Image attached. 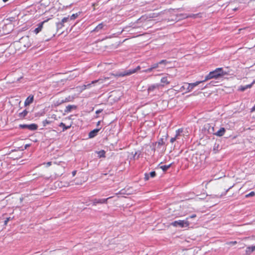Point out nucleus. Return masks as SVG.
<instances>
[{
    "label": "nucleus",
    "instance_id": "14",
    "mask_svg": "<svg viewBox=\"0 0 255 255\" xmlns=\"http://www.w3.org/2000/svg\"><path fill=\"white\" fill-rule=\"evenodd\" d=\"M28 114V111L26 110H23L22 112L18 114V118L20 119H24Z\"/></svg>",
    "mask_w": 255,
    "mask_h": 255
},
{
    "label": "nucleus",
    "instance_id": "29",
    "mask_svg": "<svg viewBox=\"0 0 255 255\" xmlns=\"http://www.w3.org/2000/svg\"><path fill=\"white\" fill-rule=\"evenodd\" d=\"M99 156L101 157H105V151L104 150H101L99 152Z\"/></svg>",
    "mask_w": 255,
    "mask_h": 255
},
{
    "label": "nucleus",
    "instance_id": "4",
    "mask_svg": "<svg viewBox=\"0 0 255 255\" xmlns=\"http://www.w3.org/2000/svg\"><path fill=\"white\" fill-rule=\"evenodd\" d=\"M188 218H186L185 220H178L175 221L171 223V225L173 227H180L181 228L188 227L189 226V223L188 221Z\"/></svg>",
    "mask_w": 255,
    "mask_h": 255
},
{
    "label": "nucleus",
    "instance_id": "17",
    "mask_svg": "<svg viewBox=\"0 0 255 255\" xmlns=\"http://www.w3.org/2000/svg\"><path fill=\"white\" fill-rule=\"evenodd\" d=\"M255 251V245L254 246L248 247L246 249V253L247 254H250L252 252Z\"/></svg>",
    "mask_w": 255,
    "mask_h": 255
},
{
    "label": "nucleus",
    "instance_id": "41",
    "mask_svg": "<svg viewBox=\"0 0 255 255\" xmlns=\"http://www.w3.org/2000/svg\"><path fill=\"white\" fill-rule=\"evenodd\" d=\"M87 88V86H86V85H84L82 86V90H85Z\"/></svg>",
    "mask_w": 255,
    "mask_h": 255
},
{
    "label": "nucleus",
    "instance_id": "19",
    "mask_svg": "<svg viewBox=\"0 0 255 255\" xmlns=\"http://www.w3.org/2000/svg\"><path fill=\"white\" fill-rule=\"evenodd\" d=\"M108 79H109L108 77H105L104 79H99L98 80L93 81L92 82L91 84H95V83H98V82H99L100 83H102L104 81H105L106 80H107Z\"/></svg>",
    "mask_w": 255,
    "mask_h": 255
},
{
    "label": "nucleus",
    "instance_id": "42",
    "mask_svg": "<svg viewBox=\"0 0 255 255\" xmlns=\"http://www.w3.org/2000/svg\"><path fill=\"white\" fill-rule=\"evenodd\" d=\"M196 217V215L195 214H193L191 216H190V218H195Z\"/></svg>",
    "mask_w": 255,
    "mask_h": 255
},
{
    "label": "nucleus",
    "instance_id": "37",
    "mask_svg": "<svg viewBox=\"0 0 255 255\" xmlns=\"http://www.w3.org/2000/svg\"><path fill=\"white\" fill-rule=\"evenodd\" d=\"M177 139V138L176 137H172L170 139V142L172 143H173Z\"/></svg>",
    "mask_w": 255,
    "mask_h": 255
},
{
    "label": "nucleus",
    "instance_id": "26",
    "mask_svg": "<svg viewBox=\"0 0 255 255\" xmlns=\"http://www.w3.org/2000/svg\"><path fill=\"white\" fill-rule=\"evenodd\" d=\"M78 13H74V14H73L70 17H69V19H71V20H74L78 16Z\"/></svg>",
    "mask_w": 255,
    "mask_h": 255
},
{
    "label": "nucleus",
    "instance_id": "28",
    "mask_svg": "<svg viewBox=\"0 0 255 255\" xmlns=\"http://www.w3.org/2000/svg\"><path fill=\"white\" fill-rule=\"evenodd\" d=\"M153 69L152 68V67L151 66V67L146 70H144V71H143V72H145V73H148V72H151L153 71Z\"/></svg>",
    "mask_w": 255,
    "mask_h": 255
},
{
    "label": "nucleus",
    "instance_id": "10",
    "mask_svg": "<svg viewBox=\"0 0 255 255\" xmlns=\"http://www.w3.org/2000/svg\"><path fill=\"white\" fill-rule=\"evenodd\" d=\"M34 100V96L33 95H30L24 101V106H27L33 103Z\"/></svg>",
    "mask_w": 255,
    "mask_h": 255
},
{
    "label": "nucleus",
    "instance_id": "24",
    "mask_svg": "<svg viewBox=\"0 0 255 255\" xmlns=\"http://www.w3.org/2000/svg\"><path fill=\"white\" fill-rule=\"evenodd\" d=\"M51 123V121L46 119L42 122V125H43V126L45 127L47 125H49Z\"/></svg>",
    "mask_w": 255,
    "mask_h": 255
},
{
    "label": "nucleus",
    "instance_id": "36",
    "mask_svg": "<svg viewBox=\"0 0 255 255\" xmlns=\"http://www.w3.org/2000/svg\"><path fill=\"white\" fill-rule=\"evenodd\" d=\"M10 220V217H8L6 219V220L4 221V225L5 226H6L7 224V223Z\"/></svg>",
    "mask_w": 255,
    "mask_h": 255
},
{
    "label": "nucleus",
    "instance_id": "16",
    "mask_svg": "<svg viewBox=\"0 0 255 255\" xmlns=\"http://www.w3.org/2000/svg\"><path fill=\"white\" fill-rule=\"evenodd\" d=\"M99 129H95L92 130L91 131H90L89 132V136L90 138L94 137V136H95L96 135V134H97V132L99 131Z\"/></svg>",
    "mask_w": 255,
    "mask_h": 255
},
{
    "label": "nucleus",
    "instance_id": "2",
    "mask_svg": "<svg viewBox=\"0 0 255 255\" xmlns=\"http://www.w3.org/2000/svg\"><path fill=\"white\" fill-rule=\"evenodd\" d=\"M203 81H197L193 83H184V85L180 88V92H184L185 93H188L191 92L196 86H198Z\"/></svg>",
    "mask_w": 255,
    "mask_h": 255
},
{
    "label": "nucleus",
    "instance_id": "40",
    "mask_svg": "<svg viewBox=\"0 0 255 255\" xmlns=\"http://www.w3.org/2000/svg\"><path fill=\"white\" fill-rule=\"evenodd\" d=\"M76 173H77V171L76 170L73 171L72 172V176H75V175L76 174Z\"/></svg>",
    "mask_w": 255,
    "mask_h": 255
},
{
    "label": "nucleus",
    "instance_id": "34",
    "mask_svg": "<svg viewBox=\"0 0 255 255\" xmlns=\"http://www.w3.org/2000/svg\"><path fill=\"white\" fill-rule=\"evenodd\" d=\"M149 177L150 176H149V174H148L147 173H145L144 174V180H145V181L148 180L149 179Z\"/></svg>",
    "mask_w": 255,
    "mask_h": 255
},
{
    "label": "nucleus",
    "instance_id": "27",
    "mask_svg": "<svg viewBox=\"0 0 255 255\" xmlns=\"http://www.w3.org/2000/svg\"><path fill=\"white\" fill-rule=\"evenodd\" d=\"M25 41H29V37L28 36L23 37L20 39L21 43H23Z\"/></svg>",
    "mask_w": 255,
    "mask_h": 255
},
{
    "label": "nucleus",
    "instance_id": "23",
    "mask_svg": "<svg viewBox=\"0 0 255 255\" xmlns=\"http://www.w3.org/2000/svg\"><path fill=\"white\" fill-rule=\"evenodd\" d=\"M183 132V129L182 128H179L177 130H176V135L175 137H176L177 138H178V136L180 135V133Z\"/></svg>",
    "mask_w": 255,
    "mask_h": 255
},
{
    "label": "nucleus",
    "instance_id": "15",
    "mask_svg": "<svg viewBox=\"0 0 255 255\" xmlns=\"http://www.w3.org/2000/svg\"><path fill=\"white\" fill-rule=\"evenodd\" d=\"M226 130L224 128H221L220 129L215 133V134L219 136H223L225 133Z\"/></svg>",
    "mask_w": 255,
    "mask_h": 255
},
{
    "label": "nucleus",
    "instance_id": "7",
    "mask_svg": "<svg viewBox=\"0 0 255 255\" xmlns=\"http://www.w3.org/2000/svg\"><path fill=\"white\" fill-rule=\"evenodd\" d=\"M50 19V18H48L46 20H45L44 21H43L42 22L39 23L38 25H37V27H36L33 31L34 33L35 34H38L39 32H40L42 28H43V25L46 23L47 22H48V21Z\"/></svg>",
    "mask_w": 255,
    "mask_h": 255
},
{
    "label": "nucleus",
    "instance_id": "22",
    "mask_svg": "<svg viewBox=\"0 0 255 255\" xmlns=\"http://www.w3.org/2000/svg\"><path fill=\"white\" fill-rule=\"evenodd\" d=\"M171 166V164H169V165H162L160 166V168L163 171H166V170H167Z\"/></svg>",
    "mask_w": 255,
    "mask_h": 255
},
{
    "label": "nucleus",
    "instance_id": "20",
    "mask_svg": "<svg viewBox=\"0 0 255 255\" xmlns=\"http://www.w3.org/2000/svg\"><path fill=\"white\" fill-rule=\"evenodd\" d=\"M76 108V106L75 105H68L66 107L65 111L66 112H70L72 109H75Z\"/></svg>",
    "mask_w": 255,
    "mask_h": 255
},
{
    "label": "nucleus",
    "instance_id": "8",
    "mask_svg": "<svg viewBox=\"0 0 255 255\" xmlns=\"http://www.w3.org/2000/svg\"><path fill=\"white\" fill-rule=\"evenodd\" d=\"M20 127L22 128H28L31 130H35L37 129L38 126L35 124L30 125H20Z\"/></svg>",
    "mask_w": 255,
    "mask_h": 255
},
{
    "label": "nucleus",
    "instance_id": "9",
    "mask_svg": "<svg viewBox=\"0 0 255 255\" xmlns=\"http://www.w3.org/2000/svg\"><path fill=\"white\" fill-rule=\"evenodd\" d=\"M160 83L161 84H159L160 85V88H163L169 85L170 83V82L169 80H168L167 76H164L161 78Z\"/></svg>",
    "mask_w": 255,
    "mask_h": 255
},
{
    "label": "nucleus",
    "instance_id": "33",
    "mask_svg": "<svg viewBox=\"0 0 255 255\" xmlns=\"http://www.w3.org/2000/svg\"><path fill=\"white\" fill-rule=\"evenodd\" d=\"M255 192L254 191H252L251 192H250L248 194H247L246 195V197H249L254 196H255Z\"/></svg>",
    "mask_w": 255,
    "mask_h": 255
},
{
    "label": "nucleus",
    "instance_id": "32",
    "mask_svg": "<svg viewBox=\"0 0 255 255\" xmlns=\"http://www.w3.org/2000/svg\"><path fill=\"white\" fill-rule=\"evenodd\" d=\"M156 173L155 171H151L149 173V176L151 178H153L156 176Z\"/></svg>",
    "mask_w": 255,
    "mask_h": 255
},
{
    "label": "nucleus",
    "instance_id": "25",
    "mask_svg": "<svg viewBox=\"0 0 255 255\" xmlns=\"http://www.w3.org/2000/svg\"><path fill=\"white\" fill-rule=\"evenodd\" d=\"M170 63V61H168L166 60H162L159 62V64H163L164 65H166V64Z\"/></svg>",
    "mask_w": 255,
    "mask_h": 255
},
{
    "label": "nucleus",
    "instance_id": "6",
    "mask_svg": "<svg viewBox=\"0 0 255 255\" xmlns=\"http://www.w3.org/2000/svg\"><path fill=\"white\" fill-rule=\"evenodd\" d=\"M112 197H110L106 199H94L92 200V204L93 206H96L97 204H106L107 203V201L108 199L112 198Z\"/></svg>",
    "mask_w": 255,
    "mask_h": 255
},
{
    "label": "nucleus",
    "instance_id": "3",
    "mask_svg": "<svg viewBox=\"0 0 255 255\" xmlns=\"http://www.w3.org/2000/svg\"><path fill=\"white\" fill-rule=\"evenodd\" d=\"M140 69V67L138 66L135 69H129L128 70L125 71L123 72L117 73L115 76L116 77H124L130 75L132 74H134L137 72Z\"/></svg>",
    "mask_w": 255,
    "mask_h": 255
},
{
    "label": "nucleus",
    "instance_id": "21",
    "mask_svg": "<svg viewBox=\"0 0 255 255\" xmlns=\"http://www.w3.org/2000/svg\"><path fill=\"white\" fill-rule=\"evenodd\" d=\"M69 17H64L62 20H61V22L60 23V24L61 25V26L62 27L64 26V23H65V22H67L69 21Z\"/></svg>",
    "mask_w": 255,
    "mask_h": 255
},
{
    "label": "nucleus",
    "instance_id": "35",
    "mask_svg": "<svg viewBox=\"0 0 255 255\" xmlns=\"http://www.w3.org/2000/svg\"><path fill=\"white\" fill-rule=\"evenodd\" d=\"M237 244V241H232L227 243V244L228 245H235Z\"/></svg>",
    "mask_w": 255,
    "mask_h": 255
},
{
    "label": "nucleus",
    "instance_id": "45",
    "mask_svg": "<svg viewBox=\"0 0 255 255\" xmlns=\"http://www.w3.org/2000/svg\"><path fill=\"white\" fill-rule=\"evenodd\" d=\"M91 85H92V84L91 83V84H89L87 85L86 86H87V87H91Z\"/></svg>",
    "mask_w": 255,
    "mask_h": 255
},
{
    "label": "nucleus",
    "instance_id": "38",
    "mask_svg": "<svg viewBox=\"0 0 255 255\" xmlns=\"http://www.w3.org/2000/svg\"><path fill=\"white\" fill-rule=\"evenodd\" d=\"M102 111H103V109H99L96 111V114H100L101 112H102Z\"/></svg>",
    "mask_w": 255,
    "mask_h": 255
},
{
    "label": "nucleus",
    "instance_id": "39",
    "mask_svg": "<svg viewBox=\"0 0 255 255\" xmlns=\"http://www.w3.org/2000/svg\"><path fill=\"white\" fill-rule=\"evenodd\" d=\"M46 166H50V165H52V162H51V161L48 162L46 163Z\"/></svg>",
    "mask_w": 255,
    "mask_h": 255
},
{
    "label": "nucleus",
    "instance_id": "18",
    "mask_svg": "<svg viewBox=\"0 0 255 255\" xmlns=\"http://www.w3.org/2000/svg\"><path fill=\"white\" fill-rule=\"evenodd\" d=\"M157 144V147H160L161 146L165 144L164 139L163 138H160L157 142H155V144Z\"/></svg>",
    "mask_w": 255,
    "mask_h": 255
},
{
    "label": "nucleus",
    "instance_id": "11",
    "mask_svg": "<svg viewBox=\"0 0 255 255\" xmlns=\"http://www.w3.org/2000/svg\"><path fill=\"white\" fill-rule=\"evenodd\" d=\"M255 83V81H254L251 84L247 85L246 86H240L238 88V91L244 92L247 89H250L252 87L254 83Z\"/></svg>",
    "mask_w": 255,
    "mask_h": 255
},
{
    "label": "nucleus",
    "instance_id": "1",
    "mask_svg": "<svg viewBox=\"0 0 255 255\" xmlns=\"http://www.w3.org/2000/svg\"><path fill=\"white\" fill-rule=\"evenodd\" d=\"M227 74L226 72L224 71L223 68H217L215 70L210 72L206 77L203 82L211 79H218Z\"/></svg>",
    "mask_w": 255,
    "mask_h": 255
},
{
    "label": "nucleus",
    "instance_id": "47",
    "mask_svg": "<svg viewBox=\"0 0 255 255\" xmlns=\"http://www.w3.org/2000/svg\"><path fill=\"white\" fill-rule=\"evenodd\" d=\"M1 7V4H0V7Z\"/></svg>",
    "mask_w": 255,
    "mask_h": 255
},
{
    "label": "nucleus",
    "instance_id": "5",
    "mask_svg": "<svg viewBox=\"0 0 255 255\" xmlns=\"http://www.w3.org/2000/svg\"><path fill=\"white\" fill-rule=\"evenodd\" d=\"M160 88V85L159 84H153L148 87L147 91L148 94L154 93L155 91L159 90Z\"/></svg>",
    "mask_w": 255,
    "mask_h": 255
},
{
    "label": "nucleus",
    "instance_id": "46",
    "mask_svg": "<svg viewBox=\"0 0 255 255\" xmlns=\"http://www.w3.org/2000/svg\"><path fill=\"white\" fill-rule=\"evenodd\" d=\"M8 0H2V1L4 2L7 1Z\"/></svg>",
    "mask_w": 255,
    "mask_h": 255
},
{
    "label": "nucleus",
    "instance_id": "31",
    "mask_svg": "<svg viewBox=\"0 0 255 255\" xmlns=\"http://www.w3.org/2000/svg\"><path fill=\"white\" fill-rule=\"evenodd\" d=\"M159 62H157V63L153 64V65H151V66L152 67V68L153 69H154L157 68L159 66Z\"/></svg>",
    "mask_w": 255,
    "mask_h": 255
},
{
    "label": "nucleus",
    "instance_id": "12",
    "mask_svg": "<svg viewBox=\"0 0 255 255\" xmlns=\"http://www.w3.org/2000/svg\"><path fill=\"white\" fill-rule=\"evenodd\" d=\"M104 24L103 22H101L99 23L92 31V32H98L100 30H102L104 28Z\"/></svg>",
    "mask_w": 255,
    "mask_h": 255
},
{
    "label": "nucleus",
    "instance_id": "13",
    "mask_svg": "<svg viewBox=\"0 0 255 255\" xmlns=\"http://www.w3.org/2000/svg\"><path fill=\"white\" fill-rule=\"evenodd\" d=\"M72 125V123H70L69 125H66V124H65L64 123H61L59 125V126L60 127H62L63 128V131L70 128L71 126Z\"/></svg>",
    "mask_w": 255,
    "mask_h": 255
},
{
    "label": "nucleus",
    "instance_id": "44",
    "mask_svg": "<svg viewBox=\"0 0 255 255\" xmlns=\"http://www.w3.org/2000/svg\"><path fill=\"white\" fill-rule=\"evenodd\" d=\"M30 45V43H28V44H27V45H25V44L24 45V46L25 47H26V46L28 47V46H29Z\"/></svg>",
    "mask_w": 255,
    "mask_h": 255
},
{
    "label": "nucleus",
    "instance_id": "30",
    "mask_svg": "<svg viewBox=\"0 0 255 255\" xmlns=\"http://www.w3.org/2000/svg\"><path fill=\"white\" fill-rule=\"evenodd\" d=\"M199 15V13L195 14H193L189 15L187 16L186 17H193V18H196V17H197Z\"/></svg>",
    "mask_w": 255,
    "mask_h": 255
},
{
    "label": "nucleus",
    "instance_id": "43",
    "mask_svg": "<svg viewBox=\"0 0 255 255\" xmlns=\"http://www.w3.org/2000/svg\"><path fill=\"white\" fill-rule=\"evenodd\" d=\"M251 111L252 112H254L255 111V105L253 106V107L251 109Z\"/></svg>",
    "mask_w": 255,
    "mask_h": 255
}]
</instances>
